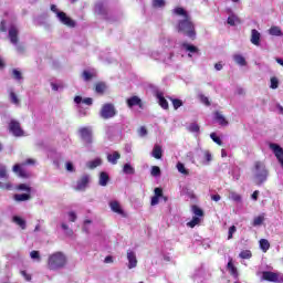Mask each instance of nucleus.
<instances>
[{
    "label": "nucleus",
    "mask_w": 283,
    "mask_h": 283,
    "mask_svg": "<svg viewBox=\"0 0 283 283\" xmlns=\"http://www.w3.org/2000/svg\"><path fill=\"white\" fill-rule=\"evenodd\" d=\"M155 197L163 198V188H155Z\"/></svg>",
    "instance_id": "57"
},
{
    "label": "nucleus",
    "mask_w": 283,
    "mask_h": 283,
    "mask_svg": "<svg viewBox=\"0 0 283 283\" xmlns=\"http://www.w3.org/2000/svg\"><path fill=\"white\" fill-rule=\"evenodd\" d=\"M66 170L67 171H74V165L71 161L66 163Z\"/></svg>",
    "instance_id": "62"
},
{
    "label": "nucleus",
    "mask_w": 283,
    "mask_h": 283,
    "mask_svg": "<svg viewBox=\"0 0 283 283\" xmlns=\"http://www.w3.org/2000/svg\"><path fill=\"white\" fill-rule=\"evenodd\" d=\"M17 189L19 191H27V193H30L32 191V188H30V186L25 185V184H20L17 186Z\"/></svg>",
    "instance_id": "41"
},
{
    "label": "nucleus",
    "mask_w": 283,
    "mask_h": 283,
    "mask_svg": "<svg viewBox=\"0 0 283 283\" xmlns=\"http://www.w3.org/2000/svg\"><path fill=\"white\" fill-rule=\"evenodd\" d=\"M254 169L256 171V185H262L263 182H266V178H269V170H266L264 163L255 161Z\"/></svg>",
    "instance_id": "3"
},
{
    "label": "nucleus",
    "mask_w": 283,
    "mask_h": 283,
    "mask_svg": "<svg viewBox=\"0 0 283 283\" xmlns=\"http://www.w3.org/2000/svg\"><path fill=\"white\" fill-rule=\"evenodd\" d=\"M191 211L198 218H202L205 216V211L200 207H198L197 205H193L191 207Z\"/></svg>",
    "instance_id": "31"
},
{
    "label": "nucleus",
    "mask_w": 283,
    "mask_h": 283,
    "mask_svg": "<svg viewBox=\"0 0 283 283\" xmlns=\"http://www.w3.org/2000/svg\"><path fill=\"white\" fill-rule=\"evenodd\" d=\"M102 160L99 158L91 160L86 164L88 169H96V167H101Z\"/></svg>",
    "instance_id": "29"
},
{
    "label": "nucleus",
    "mask_w": 283,
    "mask_h": 283,
    "mask_svg": "<svg viewBox=\"0 0 283 283\" xmlns=\"http://www.w3.org/2000/svg\"><path fill=\"white\" fill-rule=\"evenodd\" d=\"M10 176L8 175V168L4 165H0V179L8 180Z\"/></svg>",
    "instance_id": "32"
},
{
    "label": "nucleus",
    "mask_w": 283,
    "mask_h": 283,
    "mask_svg": "<svg viewBox=\"0 0 283 283\" xmlns=\"http://www.w3.org/2000/svg\"><path fill=\"white\" fill-rule=\"evenodd\" d=\"M117 114L118 111H116V107L112 103L104 104L99 111V116L104 120H109V118H114Z\"/></svg>",
    "instance_id": "4"
},
{
    "label": "nucleus",
    "mask_w": 283,
    "mask_h": 283,
    "mask_svg": "<svg viewBox=\"0 0 283 283\" xmlns=\"http://www.w3.org/2000/svg\"><path fill=\"white\" fill-rule=\"evenodd\" d=\"M123 171H124V174H129V175L135 174L134 167H132V165H129V164L124 165Z\"/></svg>",
    "instance_id": "43"
},
{
    "label": "nucleus",
    "mask_w": 283,
    "mask_h": 283,
    "mask_svg": "<svg viewBox=\"0 0 283 283\" xmlns=\"http://www.w3.org/2000/svg\"><path fill=\"white\" fill-rule=\"evenodd\" d=\"M106 90H107V84H105V82H97L95 84L96 94L103 95V94H105Z\"/></svg>",
    "instance_id": "21"
},
{
    "label": "nucleus",
    "mask_w": 283,
    "mask_h": 283,
    "mask_svg": "<svg viewBox=\"0 0 283 283\" xmlns=\"http://www.w3.org/2000/svg\"><path fill=\"white\" fill-rule=\"evenodd\" d=\"M67 264V256L63 252H54L49 255L48 259V268L50 271H59V269H63Z\"/></svg>",
    "instance_id": "2"
},
{
    "label": "nucleus",
    "mask_w": 283,
    "mask_h": 283,
    "mask_svg": "<svg viewBox=\"0 0 283 283\" xmlns=\"http://www.w3.org/2000/svg\"><path fill=\"white\" fill-rule=\"evenodd\" d=\"M74 103H76V105H81V103H84V105H93V103H94V99H92V97H85L84 99H83V97H81V96H75L74 97Z\"/></svg>",
    "instance_id": "17"
},
{
    "label": "nucleus",
    "mask_w": 283,
    "mask_h": 283,
    "mask_svg": "<svg viewBox=\"0 0 283 283\" xmlns=\"http://www.w3.org/2000/svg\"><path fill=\"white\" fill-rule=\"evenodd\" d=\"M210 138L213 140V143H216L217 145H220V146H222V139H220V137H218L217 135H216V133H212L211 135H210Z\"/></svg>",
    "instance_id": "52"
},
{
    "label": "nucleus",
    "mask_w": 283,
    "mask_h": 283,
    "mask_svg": "<svg viewBox=\"0 0 283 283\" xmlns=\"http://www.w3.org/2000/svg\"><path fill=\"white\" fill-rule=\"evenodd\" d=\"M30 198H32L30 196V192L13 196V199L15 200V202H25V200H30Z\"/></svg>",
    "instance_id": "25"
},
{
    "label": "nucleus",
    "mask_w": 283,
    "mask_h": 283,
    "mask_svg": "<svg viewBox=\"0 0 283 283\" xmlns=\"http://www.w3.org/2000/svg\"><path fill=\"white\" fill-rule=\"evenodd\" d=\"M269 34H271V36H282V29L280 27H271L269 30Z\"/></svg>",
    "instance_id": "27"
},
{
    "label": "nucleus",
    "mask_w": 283,
    "mask_h": 283,
    "mask_svg": "<svg viewBox=\"0 0 283 283\" xmlns=\"http://www.w3.org/2000/svg\"><path fill=\"white\" fill-rule=\"evenodd\" d=\"M280 86V81L277 80V77H271V90H277V87Z\"/></svg>",
    "instance_id": "45"
},
{
    "label": "nucleus",
    "mask_w": 283,
    "mask_h": 283,
    "mask_svg": "<svg viewBox=\"0 0 283 283\" xmlns=\"http://www.w3.org/2000/svg\"><path fill=\"white\" fill-rule=\"evenodd\" d=\"M153 158H156V160H160L163 158V146L155 145L151 153Z\"/></svg>",
    "instance_id": "18"
},
{
    "label": "nucleus",
    "mask_w": 283,
    "mask_h": 283,
    "mask_svg": "<svg viewBox=\"0 0 283 283\" xmlns=\"http://www.w3.org/2000/svg\"><path fill=\"white\" fill-rule=\"evenodd\" d=\"M10 96V101L11 103H13V105H19L21 103V101L19 99V96H17V93H14V91H11L9 93Z\"/></svg>",
    "instance_id": "38"
},
{
    "label": "nucleus",
    "mask_w": 283,
    "mask_h": 283,
    "mask_svg": "<svg viewBox=\"0 0 283 283\" xmlns=\"http://www.w3.org/2000/svg\"><path fill=\"white\" fill-rule=\"evenodd\" d=\"M139 136H147V128L142 126L138 130Z\"/></svg>",
    "instance_id": "58"
},
{
    "label": "nucleus",
    "mask_w": 283,
    "mask_h": 283,
    "mask_svg": "<svg viewBox=\"0 0 283 283\" xmlns=\"http://www.w3.org/2000/svg\"><path fill=\"white\" fill-rule=\"evenodd\" d=\"M188 129L189 132L197 134L198 132H200V126L196 123H192L189 125Z\"/></svg>",
    "instance_id": "48"
},
{
    "label": "nucleus",
    "mask_w": 283,
    "mask_h": 283,
    "mask_svg": "<svg viewBox=\"0 0 283 283\" xmlns=\"http://www.w3.org/2000/svg\"><path fill=\"white\" fill-rule=\"evenodd\" d=\"M177 169H178L179 174H182L184 176H189V170L185 167V164L178 163Z\"/></svg>",
    "instance_id": "37"
},
{
    "label": "nucleus",
    "mask_w": 283,
    "mask_h": 283,
    "mask_svg": "<svg viewBox=\"0 0 283 283\" xmlns=\"http://www.w3.org/2000/svg\"><path fill=\"white\" fill-rule=\"evenodd\" d=\"M235 231H238V228H235V226L229 228L228 240H233V233H235Z\"/></svg>",
    "instance_id": "51"
},
{
    "label": "nucleus",
    "mask_w": 283,
    "mask_h": 283,
    "mask_svg": "<svg viewBox=\"0 0 283 283\" xmlns=\"http://www.w3.org/2000/svg\"><path fill=\"white\" fill-rule=\"evenodd\" d=\"M261 282L283 283V275L277 272H261Z\"/></svg>",
    "instance_id": "5"
},
{
    "label": "nucleus",
    "mask_w": 283,
    "mask_h": 283,
    "mask_svg": "<svg viewBox=\"0 0 283 283\" xmlns=\"http://www.w3.org/2000/svg\"><path fill=\"white\" fill-rule=\"evenodd\" d=\"M69 218L71 222H76V213L71 211L69 212Z\"/></svg>",
    "instance_id": "59"
},
{
    "label": "nucleus",
    "mask_w": 283,
    "mask_h": 283,
    "mask_svg": "<svg viewBox=\"0 0 283 283\" xmlns=\"http://www.w3.org/2000/svg\"><path fill=\"white\" fill-rule=\"evenodd\" d=\"M227 270L229 271L230 275L233 277H238V268L233 264V259H230L227 265Z\"/></svg>",
    "instance_id": "20"
},
{
    "label": "nucleus",
    "mask_w": 283,
    "mask_h": 283,
    "mask_svg": "<svg viewBox=\"0 0 283 283\" xmlns=\"http://www.w3.org/2000/svg\"><path fill=\"white\" fill-rule=\"evenodd\" d=\"M165 0H153V8H165Z\"/></svg>",
    "instance_id": "44"
},
{
    "label": "nucleus",
    "mask_w": 283,
    "mask_h": 283,
    "mask_svg": "<svg viewBox=\"0 0 283 283\" xmlns=\"http://www.w3.org/2000/svg\"><path fill=\"white\" fill-rule=\"evenodd\" d=\"M233 61L238 64V65H247V59H244V56H242L241 54H235L233 55Z\"/></svg>",
    "instance_id": "30"
},
{
    "label": "nucleus",
    "mask_w": 283,
    "mask_h": 283,
    "mask_svg": "<svg viewBox=\"0 0 283 283\" xmlns=\"http://www.w3.org/2000/svg\"><path fill=\"white\" fill-rule=\"evenodd\" d=\"M182 48H185V50L187 52H190L191 54H198V52H200V50L198 49V46L192 45V44H188L187 42L182 43Z\"/></svg>",
    "instance_id": "24"
},
{
    "label": "nucleus",
    "mask_w": 283,
    "mask_h": 283,
    "mask_svg": "<svg viewBox=\"0 0 283 283\" xmlns=\"http://www.w3.org/2000/svg\"><path fill=\"white\" fill-rule=\"evenodd\" d=\"M9 130L15 137H21L24 134L23 128H21V123H19L18 120H14V119H12L9 123Z\"/></svg>",
    "instance_id": "8"
},
{
    "label": "nucleus",
    "mask_w": 283,
    "mask_h": 283,
    "mask_svg": "<svg viewBox=\"0 0 283 283\" xmlns=\"http://www.w3.org/2000/svg\"><path fill=\"white\" fill-rule=\"evenodd\" d=\"M13 222L18 224V227L22 228L23 230L25 229V220H23L21 217H13Z\"/></svg>",
    "instance_id": "36"
},
{
    "label": "nucleus",
    "mask_w": 283,
    "mask_h": 283,
    "mask_svg": "<svg viewBox=\"0 0 283 283\" xmlns=\"http://www.w3.org/2000/svg\"><path fill=\"white\" fill-rule=\"evenodd\" d=\"M128 269H136L138 265V259H136V253L134 251H127Z\"/></svg>",
    "instance_id": "14"
},
{
    "label": "nucleus",
    "mask_w": 283,
    "mask_h": 283,
    "mask_svg": "<svg viewBox=\"0 0 283 283\" xmlns=\"http://www.w3.org/2000/svg\"><path fill=\"white\" fill-rule=\"evenodd\" d=\"M197 224H200V217H192L191 221L187 223V227L193 229Z\"/></svg>",
    "instance_id": "39"
},
{
    "label": "nucleus",
    "mask_w": 283,
    "mask_h": 283,
    "mask_svg": "<svg viewBox=\"0 0 283 283\" xmlns=\"http://www.w3.org/2000/svg\"><path fill=\"white\" fill-rule=\"evenodd\" d=\"M157 98H158V104L163 109H169V102H167L163 93H157Z\"/></svg>",
    "instance_id": "19"
},
{
    "label": "nucleus",
    "mask_w": 283,
    "mask_h": 283,
    "mask_svg": "<svg viewBox=\"0 0 283 283\" xmlns=\"http://www.w3.org/2000/svg\"><path fill=\"white\" fill-rule=\"evenodd\" d=\"M109 207L114 213L125 217V210L120 207V203L116 200L109 202Z\"/></svg>",
    "instance_id": "15"
},
{
    "label": "nucleus",
    "mask_w": 283,
    "mask_h": 283,
    "mask_svg": "<svg viewBox=\"0 0 283 283\" xmlns=\"http://www.w3.org/2000/svg\"><path fill=\"white\" fill-rule=\"evenodd\" d=\"M237 23H238V24L242 23V20H240V19L238 18V15L232 14V15H230V17L228 18V25H235Z\"/></svg>",
    "instance_id": "33"
},
{
    "label": "nucleus",
    "mask_w": 283,
    "mask_h": 283,
    "mask_svg": "<svg viewBox=\"0 0 283 283\" xmlns=\"http://www.w3.org/2000/svg\"><path fill=\"white\" fill-rule=\"evenodd\" d=\"M120 158V153L114 151L112 155L107 156L108 163H112V165H116Z\"/></svg>",
    "instance_id": "26"
},
{
    "label": "nucleus",
    "mask_w": 283,
    "mask_h": 283,
    "mask_svg": "<svg viewBox=\"0 0 283 283\" xmlns=\"http://www.w3.org/2000/svg\"><path fill=\"white\" fill-rule=\"evenodd\" d=\"M203 158H205L207 165H209V163H211V160H213V156L211 155V151H209V150H206L203 153Z\"/></svg>",
    "instance_id": "47"
},
{
    "label": "nucleus",
    "mask_w": 283,
    "mask_h": 283,
    "mask_svg": "<svg viewBox=\"0 0 283 283\" xmlns=\"http://www.w3.org/2000/svg\"><path fill=\"white\" fill-rule=\"evenodd\" d=\"M96 76V73H92V72H90V71H87V70H85V71H83L82 72V78L84 80V81H92V78H94Z\"/></svg>",
    "instance_id": "34"
},
{
    "label": "nucleus",
    "mask_w": 283,
    "mask_h": 283,
    "mask_svg": "<svg viewBox=\"0 0 283 283\" xmlns=\"http://www.w3.org/2000/svg\"><path fill=\"white\" fill-rule=\"evenodd\" d=\"M78 134H80L82 140H84V143H86V145H92V143H93L92 127H82L78 129Z\"/></svg>",
    "instance_id": "7"
},
{
    "label": "nucleus",
    "mask_w": 283,
    "mask_h": 283,
    "mask_svg": "<svg viewBox=\"0 0 283 283\" xmlns=\"http://www.w3.org/2000/svg\"><path fill=\"white\" fill-rule=\"evenodd\" d=\"M231 199L234 200V202H240V200H242V197L235 192H231Z\"/></svg>",
    "instance_id": "54"
},
{
    "label": "nucleus",
    "mask_w": 283,
    "mask_h": 283,
    "mask_svg": "<svg viewBox=\"0 0 283 283\" xmlns=\"http://www.w3.org/2000/svg\"><path fill=\"white\" fill-rule=\"evenodd\" d=\"M21 275L27 280V282L32 280V275L28 274L25 270L21 271Z\"/></svg>",
    "instance_id": "56"
},
{
    "label": "nucleus",
    "mask_w": 283,
    "mask_h": 283,
    "mask_svg": "<svg viewBox=\"0 0 283 283\" xmlns=\"http://www.w3.org/2000/svg\"><path fill=\"white\" fill-rule=\"evenodd\" d=\"M169 101H171L174 109H179V107H182L181 99L169 97Z\"/></svg>",
    "instance_id": "40"
},
{
    "label": "nucleus",
    "mask_w": 283,
    "mask_h": 283,
    "mask_svg": "<svg viewBox=\"0 0 283 283\" xmlns=\"http://www.w3.org/2000/svg\"><path fill=\"white\" fill-rule=\"evenodd\" d=\"M51 12H54L56 17H59V12H63V11H59L55 4H51Z\"/></svg>",
    "instance_id": "61"
},
{
    "label": "nucleus",
    "mask_w": 283,
    "mask_h": 283,
    "mask_svg": "<svg viewBox=\"0 0 283 283\" xmlns=\"http://www.w3.org/2000/svg\"><path fill=\"white\" fill-rule=\"evenodd\" d=\"M87 185H90V175H83L78 180L75 187L76 191H85L87 189Z\"/></svg>",
    "instance_id": "10"
},
{
    "label": "nucleus",
    "mask_w": 283,
    "mask_h": 283,
    "mask_svg": "<svg viewBox=\"0 0 283 283\" xmlns=\"http://www.w3.org/2000/svg\"><path fill=\"white\" fill-rule=\"evenodd\" d=\"M264 222V216H259L253 220V227H260Z\"/></svg>",
    "instance_id": "46"
},
{
    "label": "nucleus",
    "mask_w": 283,
    "mask_h": 283,
    "mask_svg": "<svg viewBox=\"0 0 283 283\" xmlns=\"http://www.w3.org/2000/svg\"><path fill=\"white\" fill-rule=\"evenodd\" d=\"M172 12L177 17H182V20L178 21L177 24V32L185 34V36H188L190 41H196V24L191 20V15H189V12L185 10L182 7H176Z\"/></svg>",
    "instance_id": "1"
},
{
    "label": "nucleus",
    "mask_w": 283,
    "mask_h": 283,
    "mask_svg": "<svg viewBox=\"0 0 283 283\" xmlns=\"http://www.w3.org/2000/svg\"><path fill=\"white\" fill-rule=\"evenodd\" d=\"M222 197H220V195H212L211 196V200H213L214 202H220Z\"/></svg>",
    "instance_id": "63"
},
{
    "label": "nucleus",
    "mask_w": 283,
    "mask_h": 283,
    "mask_svg": "<svg viewBox=\"0 0 283 283\" xmlns=\"http://www.w3.org/2000/svg\"><path fill=\"white\" fill-rule=\"evenodd\" d=\"M199 101H201V103H203V105H206L207 107H209L211 105L209 97H207L202 94L199 95Z\"/></svg>",
    "instance_id": "49"
},
{
    "label": "nucleus",
    "mask_w": 283,
    "mask_h": 283,
    "mask_svg": "<svg viewBox=\"0 0 283 283\" xmlns=\"http://www.w3.org/2000/svg\"><path fill=\"white\" fill-rule=\"evenodd\" d=\"M151 176H155V177L160 176V167H158V166H153V167H151Z\"/></svg>",
    "instance_id": "53"
},
{
    "label": "nucleus",
    "mask_w": 283,
    "mask_h": 283,
    "mask_svg": "<svg viewBox=\"0 0 283 283\" xmlns=\"http://www.w3.org/2000/svg\"><path fill=\"white\" fill-rule=\"evenodd\" d=\"M105 264H112L114 263V258L112 255H107L104 260Z\"/></svg>",
    "instance_id": "60"
},
{
    "label": "nucleus",
    "mask_w": 283,
    "mask_h": 283,
    "mask_svg": "<svg viewBox=\"0 0 283 283\" xmlns=\"http://www.w3.org/2000/svg\"><path fill=\"white\" fill-rule=\"evenodd\" d=\"M270 149H272L274 156L276 157V160L280 163L281 167L283 168V147L271 143L269 145Z\"/></svg>",
    "instance_id": "9"
},
{
    "label": "nucleus",
    "mask_w": 283,
    "mask_h": 283,
    "mask_svg": "<svg viewBox=\"0 0 283 283\" xmlns=\"http://www.w3.org/2000/svg\"><path fill=\"white\" fill-rule=\"evenodd\" d=\"M239 255L242 260H251V258H253V253H251V250H243L240 252Z\"/></svg>",
    "instance_id": "35"
},
{
    "label": "nucleus",
    "mask_w": 283,
    "mask_h": 283,
    "mask_svg": "<svg viewBox=\"0 0 283 283\" xmlns=\"http://www.w3.org/2000/svg\"><path fill=\"white\" fill-rule=\"evenodd\" d=\"M0 30H1V32H6V20H2L0 22Z\"/></svg>",
    "instance_id": "64"
},
{
    "label": "nucleus",
    "mask_w": 283,
    "mask_h": 283,
    "mask_svg": "<svg viewBox=\"0 0 283 283\" xmlns=\"http://www.w3.org/2000/svg\"><path fill=\"white\" fill-rule=\"evenodd\" d=\"M214 118L216 120H218L219 125H222L223 127L229 125V122L227 120V118L223 117L221 112H216Z\"/></svg>",
    "instance_id": "23"
},
{
    "label": "nucleus",
    "mask_w": 283,
    "mask_h": 283,
    "mask_svg": "<svg viewBox=\"0 0 283 283\" xmlns=\"http://www.w3.org/2000/svg\"><path fill=\"white\" fill-rule=\"evenodd\" d=\"M9 39L13 45H17V43H19V29H17V27H10Z\"/></svg>",
    "instance_id": "13"
},
{
    "label": "nucleus",
    "mask_w": 283,
    "mask_h": 283,
    "mask_svg": "<svg viewBox=\"0 0 283 283\" xmlns=\"http://www.w3.org/2000/svg\"><path fill=\"white\" fill-rule=\"evenodd\" d=\"M57 19L60 23L66 25V28H76V21L67 15L65 12H57Z\"/></svg>",
    "instance_id": "6"
},
{
    "label": "nucleus",
    "mask_w": 283,
    "mask_h": 283,
    "mask_svg": "<svg viewBox=\"0 0 283 283\" xmlns=\"http://www.w3.org/2000/svg\"><path fill=\"white\" fill-rule=\"evenodd\" d=\"M158 202H160V197L154 196L151 198L150 205H151V207H156V205H158Z\"/></svg>",
    "instance_id": "55"
},
{
    "label": "nucleus",
    "mask_w": 283,
    "mask_h": 283,
    "mask_svg": "<svg viewBox=\"0 0 283 283\" xmlns=\"http://www.w3.org/2000/svg\"><path fill=\"white\" fill-rule=\"evenodd\" d=\"M262 38V35L258 32L256 29H252L251 30V43L252 45H260V39Z\"/></svg>",
    "instance_id": "16"
},
{
    "label": "nucleus",
    "mask_w": 283,
    "mask_h": 283,
    "mask_svg": "<svg viewBox=\"0 0 283 283\" xmlns=\"http://www.w3.org/2000/svg\"><path fill=\"white\" fill-rule=\"evenodd\" d=\"M13 174H17L20 178H30V172L23 168V166L15 164L12 168Z\"/></svg>",
    "instance_id": "12"
},
{
    "label": "nucleus",
    "mask_w": 283,
    "mask_h": 283,
    "mask_svg": "<svg viewBox=\"0 0 283 283\" xmlns=\"http://www.w3.org/2000/svg\"><path fill=\"white\" fill-rule=\"evenodd\" d=\"M260 249L262 250L263 253H266V251H269V249H271V243H269V240L261 239L260 240Z\"/></svg>",
    "instance_id": "28"
},
{
    "label": "nucleus",
    "mask_w": 283,
    "mask_h": 283,
    "mask_svg": "<svg viewBox=\"0 0 283 283\" xmlns=\"http://www.w3.org/2000/svg\"><path fill=\"white\" fill-rule=\"evenodd\" d=\"M126 105L129 108L137 106L140 109H143V99H140V97L134 95V96L126 99Z\"/></svg>",
    "instance_id": "11"
},
{
    "label": "nucleus",
    "mask_w": 283,
    "mask_h": 283,
    "mask_svg": "<svg viewBox=\"0 0 283 283\" xmlns=\"http://www.w3.org/2000/svg\"><path fill=\"white\" fill-rule=\"evenodd\" d=\"M107 182H109V175H107L105 171H102L99 174V186L107 187Z\"/></svg>",
    "instance_id": "22"
},
{
    "label": "nucleus",
    "mask_w": 283,
    "mask_h": 283,
    "mask_svg": "<svg viewBox=\"0 0 283 283\" xmlns=\"http://www.w3.org/2000/svg\"><path fill=\"white\" fill-rule=\"evenodd\" d=\"M12 76H13V78H15V81H21V78H23L21 71L17 70V69H14L12 71Z\"/></svg>",
    "instance_id": "50"
},
{
    "label": "nucleus",
    "mask_w": 283,
    "mask_h": 283,
    "mask_svg": "<svg viewBox=\"0 0 283 283\" xmlns=\"http://www.w3.org/2000/svg\"><path fill=\"white\" fill-rule=\"evenodd\" d=\"M30 258L32 260H36L38 262H41V253L36 250H33L30 252Z\"/></svg>",
    "instance_id": "42"
}]
</instances>
